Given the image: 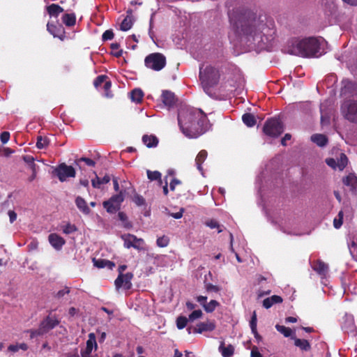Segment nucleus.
<instances>
[{"mask_svg": "<svg viewBox=\"0 0 357 357\" xmlns=\"http://www.w3.org/2000/svg\"><path fill=\"white\" fill-rule=\"evenodd\" d=\"M178 123L181 131L188 138H197L204 134L208 128L206 114L201 109L188 106L180 108Z\"/></svg>", "mask_w": 357, "mask_h": 357, "instance_id": "f03ea898", "label": "nucleus"}, {"mask_svg": "<svg viewBox=\"0 0 357 357\" xmlns=\"http://www.w3.org/2000/svg\"><path fill=\"white\" fill-rule=\"evenodd\" d=\"M8 215L9 216V220L10 222V223H13L14 221L16 220L17 219V214L15 211H8Z\"/></svg>", "mask_w": 357, "mask_h": 357, "instance_id": "338daca9", "label": "nucleus"}, {"mask_svg": "<svg viewBox=\"0 0 357 357\" xmlns=\"http://www.w3.org/2000/svg\"><path fill=\"white\" fill-rule=\"evenodd\" d=\"M229 17L241 41L250 47H262L275 33L274 22L266 15L236 10L229 12Z\"/></svg>", "mask_w": 357, "mask_h": 357, "instance_id": "f257e3e1", "label": "nucleus"}, {"mask_svg": "<svg viewBox=\"0 0 357 357\" xmlns=\"http://www.w3.org/2000/svg\"><path fill=\"white\" fill-rule=\"evenodd\" d=\"M235 88V85L232 83H229V85L225 84L224 85L220 86L221 91H225L227 92L231 93L234 91Z\"/></svg>", "mask_w": 357, "mask_h": 357, "instance_id": "864d4df0", "label": "nucleus"}, {"mask_svg": "<svg viewBox=\"0 0 357 357\" xmlns=\"http://www.w3.org/2000/svg\"><path fill=\"white\" fill-rule=\"evenodd\" d=\"M263 130L266 135L277 137L283 132L284 126L280 119L272 118L266 121Z\"/></svg>", "mask_w": 357, "mask_h": 357, "instance_id": "423d86ee", "label": "nucleus"}, {"mask_svg": "<svg viewBox=\"0 0 357 357\" xmlns=\"http://www.w3.org/2000/svg\"><path fill=\"white\" fill-rule=\"evenodd\" d=\"M203 315L202 311L201 310H194L188 317L189 321H194L196 319L201 318Z\"/></svg>", "mask_w": 357, "mask_h": 357, "instance_id": "09e8293b", "label": "nucleus"}, {"mask_svg": "<svg viewBox=\"0 0 357 357\" xmlns=\"http://www.w3.org/2000/svg\"><path fill=\"white\" fill-rule=\"evenodd\" d=\"M275 328L276 330L280 332V333H282L284 337H291L293 332L291 331V328H287L284 326H281V325H279V324H277L275 326Z\"/></svg>", "mask_w": 357, "mask_h": 357, "instance_id": "58836bf2", "label": "nucleus"}, {"mask_svg": "<svg viewBox=\"0 0 357 357\" xmlns=\"http://www.w3.org/2000/svg\"><path fill=\"white\" fill-rule=\"evenodd\" d=\"M243 122L248 127H252L256 124V119L253 114L247 113L242 116Z\"/></svg>", "mask_w": 357, "mask_h": 357, "instance_id": "f704fd0d", "label": "nucleus"}, {"mask_svg": "<svg viewBox=\"0 0 357 357\" xmlns=\"http://www.w3.org/2000/svg\"><path fill=\"white\" fill-rule=\"evenodd\" d=\"M63 22L68 26H71L75 24L76 17L75 14H65L62 17Z\"/></svg>", "mask_w": 357, "mask_h": 357, "instance_id": "e433bc0d", "label": "nucleus"}, {"mask_svg": "<svg viewBox=\"0 0 357 357\" xmlns=\"http://www.w3.org/2000/svg\"><path fill=\"white\" fill-rule=\"evenodd\" d=\"M311 140L319 146H324L327 144L328 139L324 135L315 134L311 137Z\"/></svg>", "mask_w": 357, "mask_h": 357, "instance_id": "cd10ccee", "label": "nucleus"}, {"mask_svg": "<svg viewBox=\"0 0 357 357\" xmlns=\"http://www.w3.org/2000/svg\"><path fill=\"white\" fill-rule=\"evenodd\" d=\"M206 289L207 291H213V292H218L220 291V288L216 286L213 285L212 284H207L206 285Z\"/></svg>", "mask_w": 357, "mask_h": 357, "instance_id": "bf43d9fd", "label": "nucleus"}, {"mask_svg": "<svg viewBox=\"0 0 357 357\" xmlns=\"http://www.w3.org/2000/svg\"><path fill=\"white\" fill-rule=\"evenodd\" d=\"M59 229L65 234H70L77 231V227L75 225L70 222H66L59 226Z\"/></svg>", "mask_w": 357, "mask_h": 357, "instance_id": "c756f323", "label": "nucleus"}, {"mask_svg": "<svg viewBox=\"0 0 357 357\" xmlns=\"http://www.w3.org/2000/svg\"><path fill=\"white\" fill-rule=\"evenodd\" d=\"M144 62L148 68L159 71L165 66L166 58L160 53H153L145 58Z\"/></svg>", "mask_w": 357, "mask_h": 357, "instance_id": "0eeeda50", "label": "nucleus"}, {"mask_svg": "<svg viewBox=\"0 0 357 357\" xmlns=\"http://www.w3.org/2000/svg\"><path fill=\"white\" fill-rule=\"evenodd\" d=\"M132 276V274L130 273L119 274L118 278L115 280V285L116 289H119L123 287L126 289H129L132 286L131 280Z\"/></svg>", "mask_w": 357, "mask_h": 357, "instance_id": "2eb2a0df", "label": "nucleus"}, {"mask_svg": "<svg viewBox=\"0 0 357 357\" xmlns=\"http://www.w3.org/2000/svg\"><path fill=\"white\" fill-rule=\"evenodd\" d=\"M96 338L94 333L89 334L86 346L81 349L80 354L82 357H96L97 356Z\"/></svg>", "mask_w": 357, "mask_h": 357, "instance_id": "9b49d317", "label": "nucleus"}, {"mask_svg": "<svg viewBox=\"0 0 357 357\" xmlns=\"http://www.w3.org/2000/svg\"><path fill=\"white\" fill-rule=\"evenodd\" d=\"M109 181H110V176L109 175H105L102 178H100L98 176H96L95 178L91 180V184H92V186L95 188H100L101 185L107 184Z\"/></svg>", "mask_w": 357, "mask_h": 357, "instance_id": "393cba45", "label": "nucleus"}, {"mask_svg": "<svg viewBox=\"0 0 357 357\" xmlns=\"http://www.w3.org/2000/svg\"><path fill=\"white\" fill-rule=\"evenodd\" d=\"M251 357H264L259 351L257 347H254L251 350Z\"/></svg>", "mask_w": 357, "mask_h": 357, "instance_id": "69168bd1", "label": "nucleus"}, {"mask_svg": "<svg viewBox=\"0 0 357 357\" xmlns=\"http://www.w3.org/2000/svg\"><path fill=\"white\" fill-rule=\"evenodd\" d=\"M144 96V93L140 89H135L130 93V98L132 102H140Z\"/></svg>", "mask_w": 357, "mask_h": 357, "instance_id": "473e14b6", "label": "nucleus"}, {"mask_svg": "<svg viewBox=\"0 0 357 357\" xmlns=\"http://www.w3.org/2000/svg\"><path fill=\"white\" fill-rule=\"evenodd\" d=\"M132 202L138 206H144L146 201L144 197L139 195L135 194L132 198Z\"/></svg>", "mask_w": 357, "mask_h": 357, "instance_id": "49530a36", "label": "nucleus"}, {"mask_svg": "<svg viewBox=\"0 0 357 357\" xmlns=\"http://www.w3.org/2000/svg\"><path fill=\"white\" fill-rule=\"evenodd\" d=\"M105 76H104V75L98 76L94 80V82H93L95 87H96V88L98 87L102 83H103V82L105 81Z\"/></svg>", "mask_w": 357, "mask_h": 357, "instance_id": "052dcab7", "label": "nucleus"}, {"mask_svg": "<svg viewBox=\"0 0 357 357\" xmlns=\"http://www.w3.org/2000/svg\"><path fill=\"white\" fill-rule=\"evenodd\" d=\"M207 158V152L205 150H202L199 151V153L197 154L196 158H195V163L197 165V169L201 172L202 175H204V171L203 168L202 167V164L204 162V160Z\"/></svg>", "mask_w": 357, "mask_h": 357, "instance_id": "5701e85b", "label": "nucleus"}, {"mask_svg": "<svg viewBox=\"0 0 357 357\" xmlns=\"http://www.w3.org/2000/svg\"><path fill=\"white\" fill-rule=\"evenodd\" d=\"M325 43L323 38L310 37L303 39L291 40L285 51L290 54L304 57L319 56L322 54L321 47Z\"/></svg>", "mask_w": 357, "mask_h": 357, "instance_id": "7ed1b4c3", "label": "nucleus"}, {"mask_svg": "<svg viewBox=\"0 0 357 357\" xmlns=\"http://www.w3.org/2000/svg\"><path fill=\"white\" fill-rule=\"evenodd\" d=\"M47 29L54 38H59L61 40L65 38V31L61 25L56 26L47 23Z\"/></svg>", "mask_w": 357, "mask_h": 357, "instance_id": "f3484780", "label": "nucleus"}, {"mask_svg": "<svg viewBox=\"0 0 357 357\" xmlns=\"http://www.w3.org/2000/svg\"><path fill=\"white\" fill-rule=\"evenodd\" d=\"M169 238L167 236H162L157 238V245L160 248L167 247L169 244Z\"/></svg>", "mask_w": 357, "mask_h": 357, "instance_id": "a18cd8bd", "label": "nucleus"}, {"mask_svg": "<svg viewBox=\"0 0 357 357\" xmlns=\"http://www.w3.org/2000/svg\"><path fill=\"white\" fill-rule=\"evenodd\" d=\"M0 139L2 144H6L10 139V133L7 131L1 132L0 135Z\"/></svg>", "mask_w": 357, "mask_h": 357, "instance_id": "5fc2aeb1", "label": "nucleus"}, {"mask_svg": "<svg viewBox=\"0 0 357 357\" xmlns=\"http://www.w3.org/2000/svg\"><path fill=\"white\" fill-rule=\"evenodd\" d=\"M343 87L341 89L342 94H345L347 92V89L351 87L352 84L348 80L342 81Z\"/></svg>", "mask_w": 357, "mask_h": 357, "instance_id": "4d7b16f0", "label": "nucleus"}, {"mask_svg": "<svg viewBox=\"0 0 357 357\" xmlns=\"http://www.w3.org/2000/svg\"><path fill=\"white\" fill-rule=\"evenodd\" d=\"M342 112L349 121L357 123V101H345L342 105Z\"/></svg>", "mask_w": 357, "mask_h": 357, "instance_id": "9d476101", "label": "nucleus"}, {"mask_svg": "<svg viewBox=\"0 0 357 357\" xmlns=\"http://www.w3.org/2000/svg\"><path fill=\"white\" fill-rule=\"evenodd\" d=\"M53 174L58 177L61 182H64L68 178H74L76 172L72 166L62 163L54 169Z\"/></svg>", "mask_w": 357, "mask_h": 357, "instance_id": "6e6552de", "label": "nucleus"}, {"mask_svg": "<svg viewBox=\"0 0 357 357\" xmlns=\"http://www.w3.org/2000/svg\"><path fill=\"white\" fill-rule=\"evenodd\" d=\"M59 324V321L54 317H47L40 324L37 331L32 332V336L43 335Z\"/></svg>", "mask_w": 357, "mask_h": 357, "instance_id": "f8f14e48", "label": "nucleus"}, {"mask_svg": "<svg viewBox=\"0 0 357 357\" xmlns=\"http://www.w3.org/2000/svg\"><path fill=\"white\" fill-rule=\"evenodd\" d=\"M79 160L84 162L88 166L94 167L96 165V162L93 160L88 158L83 157L81 158Z\"/></svg>", "mask_w": 357, "mask_h": 357, "instance_id": "e2e57ef3", "label": "nucleus"}, {"mask_svg": "<svg viewBox=\"0 0 357 357\" xmlns=\"http://www.w3.org/2000/svg\"><path fill=\"white\" fill-rule=\"evenodd\" d=\"M215 328L214 322L207 321L206 322H200L197 324L195 328V332L197 333H202L204 331H212Z\"/></svg>", "mask_w": 357, "mask_h": 357, "instance_id": "a211bd4d", "label": "nucleus"}, {"mask_svg": "<svg viewBox=\"0 0 357 357\" xmlns=\"http://www.w3.org/2000/svg\"><path fill=\"white\" fill-rule=\"evenodd\" d=\"M75 204L77 208L84 215H89L91 213V210L84 198L78 196L75 199Z\"/></svg>", "mask_w": 357, "mask_h": 357, "instance_id": "aec40b11", "label": "nucleus"}, {"mask_svg": "<svg viewBox=\"0 0 357 357\" xmlns=\"http://www.w3.org/2000/svg\"><path fill=\"white\" fill-rule=\"evenodd\" d=\"M312 268L320 275L324 276L328 272V266L324 262L317 260L312 264Z\"/></svg>", "mask_w": 357, "mask_h": 357, "instance_id": "6ab92c4d", "label": "nucleus"}, {"mask_svg": "<svg viewBox=\"0 0 357 357\" xmlns=\"http://www.w3.org/2000/svg\"><path fill=\"white\" fill-rule=\"evenodd\" d=\"M343 183L345 185L350 186L353 189L357 185V177L354 174H350L343 178Z\"/></svg>", "mask_w": 357, "mask_h": 357, "instance_id": "72a5a7b5", "label": "nucleus"}, {"mask_svg": "<svg viewBox=\"0 0 357 357\" xmlns=\"http://www.w3.org/2000/svg\"><path fill=\"white\" fill-rule=\"evenodd\" d=\"M114 38V33L112 30L105 31L102 36L103 40H112Z\"/></svg>", "mask_w": 357, "mask_h": 357, "instance_id": "6e6d98bb", "label": "nucleus"}, {"mask_svg": "<svg viewBox=\"0 0 357 357\" xmlns=\"http://www.w3.org/2000/svg\"><path fill=\"white\" fill-rule=\"evenodd\" d=\"M282 302V298L277 295L272 296L269 298H267L263 301V306L268 309L272 307L275 303H280Z\"/></svg>", "mask_w": 357, "mask_h": 357, "instance_id": "b1692460", "label": "nucleus"}, {"mask_svg": "<svg viewBox=\"0 0 357 357\" xmlns=\"http://www.w3.org/2000/svg\"><path fill=\"white\" fill-rule=\"evenodd\" d=\"M121 238L123 241L124 247L128 249L133 248L137 250H145V243L142 238L130 234L121 235Z\"/></svg>", "mask_w": 357, "mask_h": 357, "instance_id": "1a4fd4ad", "label": "nucleus"}, {"mask_svg": "<svg viewBox=\"0 0 357 357\" xmlns=\"http://www.w3.org/2000/svg\"><path fill=\"white\" fill-rule=\"evenodd\" d=\"M123 183L125 185H122L123 189L119 191V194L113 195L109 199L105 201L102 203L104 208L109 213H115L120 209L121 204L124 200V195L126 193V190L129 189L128 185H130V183H127L125 181H123Z\"/></svg>", "mask_w": 357, "mask_h": 357, "instance_id": "39448f33", "label": "nucleus"}, {"mask_svg": "<svg viewBox=\"0 0 357 357\" xmlns=\"http://www.w3.org/2000/svg\"><path fill=\"white\" fill-rule=\"evenodd\" d=\"M47 10L48 14L51 17H58L60 13L63 11V8L57 4L52 3L50 6L47 7Z\"/></svg>", "mask_w": 357, "mask_h": 357, "instance_id": "bb28decb", "label": "nucleus"}, {"mask_svg": "<svg viewBox=\"0 0 357 357\" xmlns=\"http://www.w3.org/2000/svg\"><path fill=\"white\" fill-rule=\"evenodd\" d=\"M257 314L256 312L254 311L252 316L251 317V320L250 321V326L251 328V331H256L257 329Z\"/></svg>", "mask_w": 357, "mask_h": 357, "instance_id": "3c124183", "label": "nucleus"}, {"mask_svg": "<svg viewBox=\"0 0 357 357\" xmlns=\"http://www.w3.org/2000/svg\"><path fill=\"white\" fill-rule=\"evenodd\" d=\"M348 162V159L345 154L342 153L340 155V158L337 161V169L340 171L343 170L344 168L347 166Z\"/></svg>", "mask_w": 357, "mask_h": 357, "instance_id": "a19ab883", "label": "nucleus"}, {"mask_svg": "<svg viewBox=\"0 0 357 357\" xmlns=\"http://www.w3.org/2000/svg\"><path fill=\"white\" fill-rule=\"evenodd\" d=\"M93 265L98 268H107L108 269L112 270L115 266V264L114 262L107 260V259H93Z\"/></svg>", "mask_w": 357, "mask_h": 357, "instance_id": "4be33fe9", "label": "nucleus"}, {"mask_svg": "<svg viewBox=\"0 0 357 357\" xmlns=\"http://www.w3.org/2000/svg\"><path fill=\"white\" fill-rule=\"evenodd\" d=\"M343 212L340 211L338 213V218H335L333 220L334 227L339 229L342 225Z\"/></svg>", "mask_w": 357, "mask_h": 357, "instance_id": "603ef678", "label": "nucleus"}, {"mask_svg": "<svg viewBox=\"0 0 357 357\" xmlns=\"http://www.w3.org/2000/svg\"><path fill=\"white\" fill-rule=\"evenodd\" d=\"M48 241L50 244L56 250H61L64 244L66 243V241L64 240V238L55 233H52L49 235Z\"/></svg>", "mask_w": 357, "mask_h": 357, "instance_id": "dca6fc26", "label": "nucleus"}, {"mask_svg": "<svg viewBox=\"0 0 357 357\" xmlns=\"http://www.w3.org/2000/svg\"><path fill=\"white\" fill-rule=\"evenodd\" d=\"M220 78V72L216 64L205 62L199 66V79L204 92L210 97L216 96L215 88Z\"/></svg>", "mask_w": 357, "mask_h": 357, "instance_id": "20e7f679", "label": "nucleus"}, {"mask_svg": "<svg viewBox=\"0 0 357 357\" xmlns=\"http://www.w3.org/2000/svg\"><path fill=\"white\" fill-rule=\"evenodd\" d=\"M47 144L48 140L46 138H43L41 136L38 137L36 142V146L38 149H44L47 146Z\"/></svg>", "mask_w": 357, "mask_h": 357, "instance_id": "8fccbe9b", "label": "nucleus"}, {"mask_svg": "<svg viewBox=\"0 0 357 357\" xmlns=\"http://www.w3.org/2000/svg\"><path fill=\"white\" fill-rule=\"evenodd\" d=\"M349 250L351 255L355 257H357V238H354L351 242L348 244Z\"/></svg>", "mask_w": 357, "mask_h": 357, "instance_id": "79ce46f5", "label": "nucleus"}, {"mask_svg": "<svg viewBox=\"0 0 357 357\" xmlns=\"http://www.w3.org/2000/svg\"><path fill=\"white\" fill-rule=\"evenodd\" d=\"M133 24V21L131 16H126L120 24V30L126 31L130 30Z\"/></svg>", "mask_w": 357, "mask_h": 357, "instance_id": "2f4dec72", "label": "nucleus"}, {"mask_svg": "<svg viewBox=\"0 0 357 357\" xmlns=\"http://www.w3.org/2000/svg\"><path fill=\"white\" fill-rule=\"evenodd\" d=\"M271 222L275 225H278L284 233L288 234H297L296 231L290 229L291 222L289 220L278 217L271 220Z\"/></svg>", "mask_w": 357, "mask_h": 357, "instance_id": "4468645a", "label": "nucleus"}, {"mask_svg": "<svg viewBox=\"0 0 357 357\" xmlns=\"http://www.w3.org/2000/svg\"><path fill=\"white\" fill-rule=\"evenodd\" d=\"M206 225L211 229H218V232L220 233L222 231L221 225L215 220H209L206 222Z\"/></svg>", "mask_w": 357, "mask_h": 357, "instance_id": "37998d69", "label": "nucleus"}, {"mask_svg": "<svg viewBox=\"0 0 357 357\" xmlns=\"http://www.w3.org/2000/svg\"><path fill=\"white\" fill-rule=\"evenodd\" d=\"M294 344L303 351H308L310 349V344L306 340L296 338Z\"/></svg>", "mask_w": 357, "mask_h": 357, "instance_id": "c9c22d12", "label": "nucleus"}, {"mask_svg": "<svg viewBox=\"0 0 357 357\" xmlns=\"http://www.w3.org/2000/svg\"><path fill=\"white\" fill-rule=\"evenodd\" d=\"M146 173H147L148 178L149 180H151V181L158 180L160 184L162 183L161 174L158 171L152 172L150 170H147Z\"/></svg>", "mask_w": 357, "mask_h": 357, "instance_id": "ea45409f", "label": "nucleus"}, {"mask_svg": "<svg viewBox=\"0 0 357 357\" xmlns=\"http://www.w3.org/2000/svg\"><path fill=\"white\" fill-rule=\"evenodd\" d=\"M28 349V345L26 343H16L8 346V351L11 354L18 352L20 350L25 351Z\"/></svg>", "mask_w": 357, "mask_h": 357, "instance_id": "a878e982", "label": "nucleus"}, {"mask_svg": "<svg viewBox=\"0 0 357 357\" xmlns=\"http://www.w3.org/2000/svg\"><path fill=\"white\" fill-rule=\"evenodd\" d=\"M189 319H187L185 317H178L176 319V326L178 329H183L184 328L188 323V321Z\"/></svg>", "mask_w": 357, "mask_h": 357, "instance_id": "de8ad7c7", "label": "nucleus"}, {"mask_svg": "<svg viewBox=\"0 0 357 357\" xmlns=\"http://www.w3.org/2000/svg\"><path fill=\"white\" fill-rule=\"evenodd\" d=\"M342 329L344 333H347L351 336H356L357 335V328L355 325L354 318L351 314L344 315L343 317Z\"/></svg>", "mask_w": 357, "mask_h": 357, "instance_id": "ddd939ff", "label": "nucleus"}, {"mask_svg": "<svg viewBox=\"0 0 357 357\" xmlns=\"http://www.w3.org/2000/svg\"><path fill=\"white\" fill-rule=\"evenodd\" d=\"M196 301L202 306L204 309V306L207 303V297L204 296H198L196 297Z\"/></svg>", "mask_w": 357, "mask_h": 357, "instance_id": "13d9d810", "label": "nucleus"}, {"mask_svg": "<svg viewBox=\"0 0 357 357\" xmlns=\"http://www.w3.org/2000/svg\"><path fill=\"white\" fill-rule=\"evenodd\" d=\"M162 102L167 106H172L174 102V95L169 91H164L162 93Z\"/></svg>", "mask_w": 357, "mask_h": 357, "instance_id": "7c9ffc66", "label": "nucleus"}, {"mask_svg": "<svg viewBox=\"0 0 357 357\" xmlns=\"http://www.w3.org/2000/svg\"><path fill=\"white\" fill-rule=\"evenodd\" d=\"M219 351L223 357H231L234 352V347L231 344L225 345L224 342H221Z\"/></svg>", "mask_w": 357, "mask_h": 357, "instance_id": "412c9836", "label": "nucleus"}, {"mask_svg": "<svg viewBox=\"0 0 357 357\" xmlns=\"http://www.w3.org/2000/svg\"><path fill=\"white\" fill-rule=\"evenodd\" d=\"M183 208H181L180 211L177 213H172L170 214V215L175 219H180L183 216Z\"/></svg>", "mask_w": 357, "mask_h": 357, "instance_id": "774afa93", "label": "nucleus"}, {"mask_svg": "<svg viewBox=\"0 0 357 357\" xmlns=\"http://www.w3.org/2000/svg\"><path fill=\"white\" fill-rule=\"evenodd\" d=\"M326 164L334 169H337V161L333 158H329L326 160Z\"/></svg>", "mask_w": 357, "mask_h": 357, "instance_id": "680f3d73", "label": "nucleus"}, {"mask_svg": "<svg viewBox=\"0 0 357 357\" xmlns=\"http://www.w3.org/2000/svg\"><path fill=\"white\" fill-rule=\"evenodd\" d=\"M112 54L116 57H119L122 55L123 51L120 49V45L117 43L111 44Z\"/></svg>", "mask_w": 357, "mask_h": 357, "instance_id": "c03bdc74", "label": "nucleus"}, {"mask_svg": "<svg viewBox=\"0 0 357 357\" xmlns=\"http://www.w3.org/2000/svg\"><path fill=\"white\" fill-rule=\"evenodd\" d=\"M142 141L149 148L156 146L158 143V139L153 135H144L142 137Z\"/></svg>", "mask_w": 357, "mask_h": 357, "instance_id": "c85d7f7f", "label": "nucleus"}, {"mask_svg": "<svg viewBox=\"0 0 357 357\" xmlns=\"http://www.w3.org/2000/svg\"><path fill=\"white\" fill-rule=\"evenodd\" d=\"M181 184V181L178 179L173 178L170 183H169V188L171 190H174L176 185Z\"/></svg>", "mask_w": 357, "mask_h": 357, "instance_id": "0e129e2a", "label": "nucleus"}, {"mask_svg": "<svg viewBox=\"0 0 357 357\" xmlns=\"http://www.w3.org/2000/svg\"><path fill=\"white\" fill-rule=\"evenodd\" d=\"M220 305V303L215 300H211L208 303L206 304L204 306V310L207 313L213 312L217 307Z\"/></svg>", "mask_w": 357, "mask_h": 357, "instance_id": "4c0bfd02", "label": "nucleus"}]
</instances>
